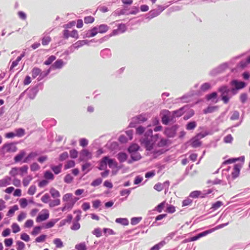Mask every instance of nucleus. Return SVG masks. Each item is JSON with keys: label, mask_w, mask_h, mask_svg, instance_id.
<instances>
[{"label": "nucleus", "mask_w": 250, "mask_h": 250, "mask_svg": "<svg viewBox=\"0 0 250 250\" xmlns=\"http://www.w3.org/2000/svg\"><path fill=\"white\" fill-rule=\"evenodd\" d=\"M241 167L238 164H236L234 166L233 171L231 173V176L233 179L237 178L240 174Z\"/></svg>", "instance_id": "nucleus-9"}, {"label": "nucleus", "mask_w": 250, "mask_h": 250, "mask_svg": "<svg viewBox=\"0 0 250 250\" xmlns=\"http://www.w3.org/2000/svg\"><path fill=\"white\" fill-rule=\"evenodd\" d=\"M140 147L137 144H132L128 148V151L129 153L137 152L138 151Z\"/></svg>", "instance_id": "nucleus-32"}, {"label": "nucleus", "mask_w": 250, "mask_h": 250, "mask_svg": "<svg viewBox=\"0 0 250 250\" xmlns=\"http://www.w3.org/2000/svg\"><path fill=\"white\" fill-rule=\"evenodd\" d=\"M62 167V164H60L59 165L56 166H51L50 167L55 174H58L61 173Z\"/></svg>", "instance_id": "nucleus-20"}, {"label": "nucleus", "mask_w": 250, "mask_h": 250, "mask_svg": "<svg viewBox=\"0 0 250 250\" xmlns=\"http://www.w3.org/2000/svg\"><path fill=\"white\" fill-rule=\"evenodd\" d=\"M77 250H86V245L84 243H80L75 246Z\"/></svg>", "instance_id": "nucleus-64"}, {"label": "nucleus", "mask_w": 250, "mask_h": 250, "mask_svg": "<svg viewBox=\"0 0 250 250\" xmlns=\"http://www.w3.org/2000/svg\"><path fill=\"white\" fill-rule=\"evenodd\" d=\"M49 216V210L47 209H43L40 212L36 219H48Z\"/></svg>", "instance_id": "nucleus-12"}, {"label": "nucleus", "mask_w": 250, "mask_h": 250, "mask_svg": "<svg viewBox=\"0 0 250 250\" xmlns=\"http://www.w3.org/2000/svg\"><path fill=\"white\" fill-rule=\"evenodd\" d=\"M19 209L18 205H15L12 207L8 210L7 216L9 217H11L14 215L15 212Z\"/></svg>", "instance_id": "nucleus-22"}, {"label": "nucleus", "mask_w": 250, "mask_h": 250, "mask_svg": "<svg viewBox=\"0 0 250 250\" xmlns=\"http://www.w3.org/2000/svg\"><path fill=\"white\" fill-rule=\"evenodd\" d=\"M19 172H20V173H19L20 175L21 176H23L24 174H26L27 173L28 167L27 166L25 165L19 168Z\"/></svg>", "instance_id": "nucleus-37"}, {"label": "nucleus", "mask_w": 250, "mask_h": 250, "mask_svg": "<svg viewBox=\"0 0 250 250\" xmlns=\"http://www.w3.org/2000/svg\"><path fill=\"white\" fill-rule=\"evenodd\" d=\"M46 238V235L42 234L40 236L37 237L35 239V241L38 243H41L44 242Z\"/></svg>", "instance_id": "nucleus-59"}, {"label": "nucleus", "mask_w": 250, "mask_h": 250, "mask_svg": "<svg viewBox=\"0 0 250 250\" xmlns=\"http://www.w3.org/2000/svg\"><path fill=\"white\" fill-rule=\"evenodd\" d=\"M63 65V62L62 60H57L53 64L54 68L56 69L61 68Z\"/></svg>", "instance_id": "nucleus-35"}, {"label": "nucleus", "mask_w": 250, "mask_h": 250, "mask_svg": "<svg viewBox=\"0 0 250 250\" xmlns=\"http://www.w3.org/2000/svg\"><path fill=\"white\" fill-rule=\"evenodd\" d=\"M25 155V152L24 151L22 150L21 151L19 154H18L15 157H14V161L16 163H18L20 161H21L22 159L23 158V157Z\"/></svg>", "instance_id": "nucleus-26"}, {"label": "nucleus", "mask_w": 250, "mask_h": 250, "mask_svg": "<svg viewBox=\"0 0 250 250\" xmlns=\"http://www.w3.org/2000/svg\"><path fill=\"white\" fill-rule=\"evenodd\" d=\"M107 165L110 168L116 167L117 166V163L114 160L109 159L108 157L107 160Z\"/></svg>", "instance_id": "nucleus-39"}, {"label": "nucleus", "mask_w": 250, "mask_h": 250, "mask_svg": "<svg viewBox=\"0 0 250 250\" xmlns=\"http://www.w3.org/2000/svg\"><path fill=\"white\" fill-rule=\"evenodd\" d=\"M230 84L234 86V88H231L230 91L233 95L237 93V90L244 88L246 84L245 82H239L236 80H233L231 81Z\"/></svg>", "instance_id": "nucleus-5"}, {"label": "nucleus", "mask_w": 250, "mask_h": 250, "mask_svg": "<svg viewBox=\"0 0 250 250\" xmlns=\"http://www.w3.org/2000/svg\"><path fill=\"white\" fill-rule=\"evenodd\" d=\"M218 91L221 92V96L227 95L230 91L229 89L227 86L224 85L219 88Z\"/></svg>", "instance_id": "nucleus-19"}, {"label": "nucleus", "mask_w": 250, "mask_h": 250, "mask_svg": "<svg viewBox=\"0 0 250 250\" xmlns=\"http://www.w3.org/2000/svg\"><path fill=\"white\" fill-rule=\"evenodd\" d=\"M98 33L97 27L95 26L89 30L86 34V36L88 38L93 37L95 36Z\"/></svg>", "instance_id": "nucleus-21"}, {"label": "nucleus", "mask_w": 250, "mask_h": 250, "mask_svg": "<svg viewBox=\"0 0 250 250\" xmlns=\"http://www.w3.org/2000/svg\"><path fill=\"white\" fill-rule=\"evenodd\" d=\"M36 190V186L31 185L28 189L27 193L30 195H33L35 193Z\"/></svg>", "instance_id": "nucleus-48"}, {"label": "nucleus", "mask_w": 250, "mask_h": 250, "mask_svg": "<svg viewBox=\"0 0 250 250\" xmlns=\"http://www.w3.org/2000/svg\"><path fill=\"white\" fill-rule=\"evenodd\" d=\"M133 121L137 123L140 124L141 123L146 121V118L145 117V116L140 115L138 116L134 117L133 118Z\"/></svg>", "instance_id": "nucleus-28"}, {"label": "nucleus", "mask_w": 250, "mask_h": 250, "mask_svg": "<svg viewBox=\"0 0 250 250\" xmlns=\"http://www.w3.org/2000/svg\"><path fill=\"white\" fill-rule=\"evenodd\" d=\"M18 148L14 143L4 144L1 147L2 153H11L16 152Z\"/></svg>", "instance_id": "nucleus-4"}, {"label": "nucleus", "mask_w": 250, "mask_h": 250, "mask_svg": "<svg viewBox=\"0 0 250 250\" xmlns=\"http://www.w3.org/2000/svg\"><path fill=\"white\" fill-rule=\"evenodd\" d=\"M11 178L9 176H5L0 180V188L5 187L10 184Z\"/></svg>", "instance_id": "nucleus-11"}, {"label": "nucleus", "mask_w": 250, "mask_h": 250, "mask_svg": "<svg viewBox=\"0 0 250 250\" xmlns=\"http://www.w3.org/2000/svg\"><path fill=\"white\" fill-rule=\"evenodd\" d=\"M44 178L46 180H53L54 179V176L53 174L49 171H46L44 173Z\"/></svg>", "instance_id": "nucleus-36"}, {"label": "nucleus", "mask_w": 250, "mask_h": 250, "mask_svg": "<svg viewBox=\"0 0 250 250\" xmlns=\"http://www.w3.org/2000/svg\"><path fill=\"white\" fill-rule=\"evenodd\" d=\"M102 182L101 178H97L94 180L91 183V186L92 187H97L99 186Z\"/></svg>", "instance_id": "nucleus-54"}, {"label": "nucleus", "mask_w": 250, "mask_h": 250, "mask_svg": "<svg viewBox=\"0 0 250 250\" xmlns=\"http://www.w3.org/2000/svg\"><path fill=\"white\" fill-rule=\"evenodd\" d=\"M43 228V226L42 227H36L34 228L33 231L31 232V234L34 236L37 235L40 232L41 229Z\"/></svg>", "instance_id": "nucleus-51"}, {"label": "nucleus", "mask_w": 250, "mask_h": 250, "mask_svg": "<svg viewBox=\"0 0 250 250\" xmlns=\"http://www.w3.org/2000/svg\"><path fill=\"white\" fill-rule=\"evenodd\" d=\"M92 233L97 237H100L102 235L101 230L100 228H96L93 231Z\"/></svg>", "instance_id": "nucleus-58"}, {"label": "nucleus", "mask_w": 250, "mask_h": 250, "mask_svg": "<svg viewBox=\"0 0 250 250\" xmlns=\"http://www.w3.org/2000/svg\"><path fill=\"white\" fill-rule=\"evenodd\" d=\"M176 127L173 126L170 128L166 129L165 131V134L169 137H173L176 133Z\"/></svg>", "instance_id": "nucleus-10"}, {"label": "nucleus", "mask_w": 250, "mask_h": 250, "mask_svg": "<svg viewBox=\"0 0 250 250\" xmlns=\"http://www.w3.org/2000/svg\"><path fill=\"white\" fill-rule=\"evenodd\" d=\"M117 158L121 163H123L126 160L127 155L125 153L120 152L117 155Z\"/></svg>", "instance_id": "nucleus-34"}, {"label": "nucleus", "mask_w": 250, "mask_h": 250, "mask_svg": "<svg viewBox=\"0 0 250 250\" xmlns=\"http://www.w3.org/2000/svg\"><path fill=\"white\" fill-rule=\"evenodd\" d=\"M189 197L192 198H197L198 197L204 198H205V195H202L201 191L199 190H195L190 192Z\"/></svg>", "instance_id": "nucleus-14"}, {"label": "nucleus", "mask_w": 250, "mask_h": 250, "mask_svg": "<svg viewBox=\"0 0 250 250\" xmlns=\"http://www.w3.org/2000/svg\"><path fill=\"white\" fill-rule=\"evenodd\" d=\"M42 202L44 203H49L50 200V197L48 193L44 194L41 199Z\"/></svg>", "instance_id": "nucleus-43"}, {"label": "nucleus", "mask_w": 250, "mask_h": 250, "mask_svg": "<svg viewBox=\"0 0 250 250\" xmlns=\"http://www.w3.org/2000/svg\"><path fill=\"white\" fill-rule=\"evenodd\" d=\"M228 224V223L223 224L217 226L216 227H215L214 228H212V229H210L209 230H206V231H205L204 232H202L201 233H199L198 235H199L200 238H201L202 237H203V236H205L207 234H208L209 233H211V232L214 231L215 230H216L217 229H220L221 228H222L223 227H224L225 226H226Z\"/></svg>", "instance_id": "nucleus-7"}, {"label": "nucleus", "mask_w": 250, "mask_h": 250, "mask_svg": "<svg viewBox=\"0 0 250 250\" xmlns=\"http://www.w3.org/2000/svg\"><path fill=\"white\" fill-rule=\"evenodd\" d=\"M40 166L37 163H34L30 166V169L32 171H35L39 170Z\"/></svg>", "instance_id": "nucleus-57"}, {"label": "nucleus", "mask_w": 250, "mask_h": 250, "mask_svg": "<svg viewBox=\"0 0 250 250\" xmlns=\"http://www.w3.org/2000/svg\"><path fill=\"white\" fill-rule=\"evenodd\" d=\"M38 155L37 153L35 152H32L30 153L28 156L24 159L23 163H27L29 160L34 158Z\"/></svg>", "instance_id": "nucleus-33"}, {"label": "nucleus", "mask_w": 250, "mask_h": 250, "mask_svg": "<svg viewBox=\"0 0 250 250\" xmlns=\"http://www.w3.org/2000/svg\"><path fill=\"white\" fill-rule=\"evenodd\" d=\"M12 231L14 233H16L20 231V228L19 225L16 223L12 224Z\"/></svg>", "instance_id": "nucleus-56"}, {"label": "nucleus", "mask_w": 250, "mask_h": 250, "mask_svg": "<svg viewBox=\"0 0 250 250\" xmlns=\"http://www.w3.org/2000/svg\"><path fill=\"white\" fill-rule=\"evenodd\" d=\"M79 199V198L74 196L72 193H68L64 194L62 197V201L65 203L62 208V210L64 211L71 209Z\"/></svg>", "instance_id": "nucleus-1"}, {"label": "nucleus", "mask_w": 250, "mask_h": 250, "mask_svg": "<svg viewBox=\"0 0 250 250\" xmlns=\"http://www.w3.org/2000/svg\"><path fill=\"white\" fill-rule=\"evenodd\" d=\"M73 180V178L70 174H66L64 178V182L67 184L71 183Z\"/></svg>", "instance_id": "nucleus-53"}, {"label": "nucleus", "mask_w": 250, "mask_h": 250, "mask_svg": "<svg viewBox=\"0 0 250 250\" xmlns=\"http://www.w3.org/2000/svg\"><path fill=\"white\" fill-rule=\"evenodd\" d=\"M87 43L86 40L78 41L76 43L73 44L72 46L75 49H78L79 47L86 44Z\"/></svg>", "instance_id": "nucleus-24"}, {"label": "nucleus", "mask_w": 250, "mask_h": 250, "mask_svg": "<svg viewBox=\"0 0 250 250\" xmlns=\"http://www.w3.org/2000/svg\"><path fill=\"white\" fill-rule=\"evenodd\" d=\"M61 204V200L60 199L55 198L54 200H50L49 203V207L50 208H53L54 207L60 205Z\"/></svg>", "instance_id": "nucleus-27"}, {"label": "nucleus", "mask_w": 250, "mask_h": 250, "mask_svg": "<svg viewBox=\"0 0 250 250\" xmlns=\"http://www.w3.org/2000/svg\"><path fill=\"white\" fill-rule=\"evenodd\" d=\"M218 108V107L217 106H209L206 109L204 110V113L205 114L212 113L217 110Z\"/></svg>", "instance_id": "nucleus-31"}, {"label": "nucleus", "mask_w": 250, "mask_h": 250, "mask_svg": "<svg viewBox=\"0 0 250 250\" xmlns=\"http://www.w3.org/2000/svg\"><path fill=\"white\" fill-rule=\"evenodd\" d=\"M19 204L21 208H25L28 204L27 200L25 198H22L20 199Z\"/></svg>", "instance_id": "nucleus-49"}, {"label": "nucleus", "mask_w": 250, "mask_h": 250, "mask_svg": "<svg viewBox=\"0 0 250 250\" xmlns=\"http://www.w3.org/2000/svg\"><path fill=\"white\" fill-rule=\"evenodd\" d=\"M233 140V137L231 134L227 135L224 138V141L226 143H230Z\"/></svg>", "instance_id": "nucleus-62"}, {"label": "nucleus", "mask_w": 250, "mask_h": 250, "mask_svg": "<svg viewBox=\"0 0 250 250\" xmlns=\"http://www.w3.org/2000/svg\"><path fill=\"white\" fill-rule=\"evenodd\" d=\"M131 155V158L132 160H128V163L131 164L133 161H136L139 160L141 158V156L140 154L138 152H135L131 153H130Z\"/></svg>", "instance_id": "nucleus-13"}, {"label": "nucleus", "mask_w": 250, "mask_h": 250, "mask_svg": "<svg viewBox=\"0 0 250 250\" xmlns=\"http://www.w3.org/2000/svg\"><path fill=\"white\" fill-rule=\"evenodd\" d=\"M42 73V70L37 67H34L31 71L32 77L33 79L36 78L38 76H40Z\"/></svg>", "instance_id": "nucleus-17"}, {"label": "nucleus", "mask_w": 250, "mask_h": 250, "mask_svg": "<svg viewBox=\"0 0 250 250\" xmlns=\"http://www.w3.org/2000/svg\"><path fill=\"white\" fill-rule=\"evenodd\" d=\"M196 125H197L195 122H190L187 125L186 129L188 130H192L196 127Z\"/></svg>", "instance_id": "nucleus-42"}, {"label": "nucleus", "mask_w": 250, "mask_h": 250, "mask_svg": "<svg viewBox=\"0 0 250 250\" xmlns=\"http://www.w3.org/2000/svg\"><path fill=\"white\" fill-rule=\"evenodd\" d=\"M80 159L83 160L86 158L87 160L91 159L92 158V153L89 152L87 149H83L81 152Z\"/></svg>", "instance_id": "nucleus-8"}, {"label": "nucleus", "mask_w": 250, "mask_h": 250, "mask_svg": "<svg viewBox=\"0 0 250 250\" xmlns=\"http://www.w3.org/2000/svg\"><path fill=\"white\" fill-rule=\"evenodd\" d=\"M51 40V38L49 36L45 35L42 39V44L43 46L47 45Z\"/></svg>", "instance_id": "nucleus-25"}, {"label": "nucleus", "mask_w": 250, "mask_h": 250, "mask_svg": "<svg viewBox=\"0 0 250 250\" xmlns=\"http://www.w3.org/2000/svg\"><path fill=\"white\" fill-rule=\"evenodd\" d=\"M56 58L55 56L54 55H51V56H50L47 60H46L44 62V64L45 65H49L50 64L52 63V62L55 61L56 60Z\"/></svg>", "instance_id": "nucleus-50"}, {"label": "nucleus", "mask_w": 250, "mask_h": 250, "mask_svg": "<svg viewBox=\"0 0 250 250\" xmlns=\"http://www.w3.org/2000/svg\"><path fill=\"white\" fill-rule=\"evenodd\" d=\"M107 156L104 157L100 163V166L98 167L99 170H102L105 169L107 167Z\"/></svg>", "instance_id": "nucleus-15"}, {"label": "nucleus", "mask_w": 250, "mask_h": 250, "mask_svg": "<svg viewBox=\"0 0 250 250\" xmlns=\"http://www.w3.org/2000/svg\"><path fill=\"white\" fill-rule=\"evenodd\" d=\"M91 169V164L90 163H86L82 166V169L85 171L84 174L88 173Z\"/></svg>", "instance_id": "nucleus-29"}, {"label": "nucleus", "mask_w": 250, "mask_h": 250, "mask_svg": "<svg viewBox=\"0 0 250 250\" xmlns=\"http://www.w3.org/2000/svg\"><path fill=\"white\" fill-rule=\"evenodd\" d=\"M248 99V95L246 93H242L240 95V100L242 103L244 104L246 103Z\"/></svg>", "instance_id": "nucleus-63"}, {"label": "nucleus", "mask_w": 250, "mask_h": 250, "mask_svg": "<svg viewBox=\"0 0 250 250\" xmlns=\"http://www.w3.org/2000/svg\"><path fill=\"white\" fill-rule=\"evenodd\" d=\"M96 27L98 33L101 34H103L106 32L109 28V27L106 24H102Z\"/></svg>", "instance_id": "nucleus-16"}, {"label": "nucleus", "mask_w": 250, "mask_h": 250, "mask_svg": "<svg viewBox=\"0 0 250 250\" xmlns=\"http://www.w3.org/2000/svg\"><path fill=\"white\" fill-rule=\"evenodd\" d=\"M84 21L85 23H91L94 22V18L91 16H87L84 18Z\"/></svg>", "instance_id": "nucleus-55"}, {"label": "nucleus", "mask_w": 250, "mask_h": 250, "mask_svg": "<svg viewBox=\"0 0 250 250\" xmlns=\"http://www.w3.org/2000/svg\"><path fill=\"white\" fill-rule=\"evenodd\" d=\"M183 107L180 108L179 109L173 111L172 113V114L174 115V118L175 117H179L181 116L183 114Z\"/></svg>", "instance_id": "nucleus-45"}, {"label": "nucleus", "mask_w": 250, "mask_h": 250, "mask_svg": "<svg viewBox=\"0 0 250 250\" xmlns=\"http://www.w3.org/2000/svg\"><path fill=\"white\" fill-rule=\"evenodd\" d=\"M75 165V162L73 160H69L66 162V164L64 165V169H67L73 167Z\"/></svg>", "instance_id": "nucleus-46"}, {"label": "nucleus", "mask_w": 250, "mask_h": 250, "mask_svg": "<svg viewBox=\"0 0 250 250\" xmlns=\"http://www.w3.org/2000/svg\"><path fill=\"white\" fill-rule=\"evenodd\" d=\"M217 96V93L214 92L211 93L210 94L207 95L206 96V98L208 101H209L213 99L216 98Z\"/></svg>", "instance_id": "nucleus-61"}, {"label": "nucleus", "mask_w": 250, "mask_h": 250, "mask_svg": "<svg viewBox=\"0 0 250 250\" xmlns=\"http://www.w3.org/2000/svg\"><path fill=\"white\" fill-rule=\"evenodd\" d=\"M165 204H166L165 201H164V202H162L161 203H160V204H159L156 207L157 211H158L159 212H162V211L164 208Z\"/></svg>", "instance_id": "nucleus-60"}, {"label": "nucleus", "mask_w": 250, "mask_h": 250, "mask_svg": "<svg viewBox=\"0 0 250 250\" xmlns=\"http://www.w3.org/2000/svg\"><path fill=\"white\" fill-rule=\"evenodd\" d=\"M33 177L31 175H28L24 177L22 180L23 186L25 187H27L31 181L32 180Z\"/></svg>", "instance_id": "nucleus-23"}, {"label": "nucleus", "mask_w": 250, "mask_h": 250, "mask_svg": "<svg viewBox=\"0 0 250 250\" xmlns=\"http://www.w3.org/2000/svg\"><path fill=\"white\" fill-rule=\"evenodd\" d=\"M161 115H162V122L164 125H167L169 122L172 121L174 119V115L172 113L170 112L168 110H163L161 112Z\"/></svg>", "instance_id": "nucleus-2"}, {"label": "nucleus", "mask_w": 250, "mask_h": 250, "mask_svg": "<svg viewBox=\"0 0 250 250\" xmlns=\"http://www.w3.org/2000/svg\"><path fill=\"white\" fill-rule=\"evenodd\" d=\"M158 136V134H156L154 136L152 135V130L151 129H148L145 134L144 137L143 138H156Z\"/></svg>", "instance_id": "nucleus-30"}, {"label": "nucleus", "mask_w": 250, "mask_h": 250, "mask_svg": "<svg viewBox=\"0 0 250 250\" xmlns=\"http://www.w3.org/2000/svg\"><path fill=\"white\" fill-rule=\"evenodd\" d=\"M16 244L17 246V250H24L25 246L23 242H22V241H18L16 242Z\"/></svg>", "instance_id": "nucleus-52"}, {"label": "nucleus", "mask_w": 250, "mask_h": 250, "mask_svg": "<svg viewBox=\"0 0 250 250\" xmlns=\"http://www.w3.org/2000/svg\"><path fill=\"white\" fill-rule=\"evenodd\" d=\"M165 244L166 243L165 241H161L152 247L150 250H159L165 245Z\"/></svg>", "instance_id": "nucleus-38"}, {"label": "nucleus", "mask_w": 250, "mask_h": 250, "mask_svg": "<svg viewBox=\"0 0 250 250\" xmlns=\"http://www.w3.org/2000/svg\"><path fill=\"white\" fill-rule=\"evenodd\" d=\"M16 131V136H18L19 137H22L25 134V130L23 128H18L15 130Z\"/></svg>", "instance_id": "nucleus-44"}, {"label": "nucleus", "mask_w": 250, "mask_h": 250, "mask_svg": "<svg viewBox=\"0 0 250 250\" xmlns=\"http://www.w3.org/2000/svg\"><path fill=\"white\" fill-rule=\"evenodd\" d=\"M156 138H143L141 140V145L144 146L147 150L151 151L153 149V146Z\"/></svg>", "instance_id": "nucleus-3"}, {"label": "nucleus", "mask_w": 250, "mask_h": 250, "mask_svg": "<svg viewBox=\"0 0 250 250\" xmlns=\"http://www.w3.org/2000/svg\"><path fill=\"white\" fill-rule=\"evenodd\" d=\"M19 174V167H12L10 171H9V174L12 176L15 177L18 174Z\"/></svg>", "instance_id": "nucleus-40"}, {"label": "nucleus", "mask_w": 250, "mask_h": 250, "mask_svg": "<svg viewBox=\"0 0 250 250\" xmlns=\"http://www.w3.org/2000/svg\"><path fill=\"white\" fill-rule=\"evenodd\" d=\"M204 137L203 134L199 133L196 136L193 137L190 140V145L193 147H197L200 146L201 145V142L199 141L200 139Z\"/></svg>", "instance_id": "nucleus-6"}, {"label": "nucleus", "mask_w": 250, "mask_h": 250, "mask_svg": "<svg viewBox=\"0 0 250 250\" xmlns=\"http://www.w3.org/2000/svg\"><path fill=\"white\" fill-rule=\"evenodd\" d=\"M54 244L57 248H61L63 247V243L60 238H56L53 240Z\"/></svg>", "instance_id": "nucleus-41"}, {"label": "nucleus", "mask_w": 250, "mask_h": 250, "mask_svg": "<svg viewBox=\"0 0 250 250\" xmlns=\"http://www.w3.org/2000/svg\"><path fill=\"white\" fill-rule=\"evenodd\" d=\"M51 196L54 198L59 199L61 196L59 191L54 188H51L49 190Z\"/></svg>", "instance_id": "nucleus-18"}, {"label": "nucleus", "mask_w": 250, "mask_h": 250, "mask_svg": "<svg viewBox=\"0 0 250 250\" xmlns=\"http://www.w3.org/2000/svg\"><path fill=\"white\" fill-rule=\"evenodd\" d=\"M223 204L222 202L218 201L215 203L212 204L211 208L213 210H216L223 206Z\"/></svg>", "instance_id": "nucleus-47"}]
</instances>
